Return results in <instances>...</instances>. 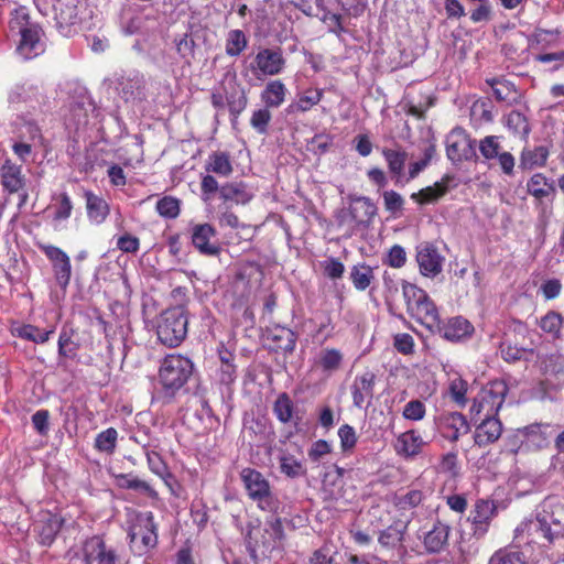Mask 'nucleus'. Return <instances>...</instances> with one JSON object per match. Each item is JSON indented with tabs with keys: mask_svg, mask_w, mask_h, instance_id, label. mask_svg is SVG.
<instances>
[{
	"mask_svg": "<svg viewBox=\"0 0 564 564\" xmlns=\"http://www.w3.org/2000/svg\"><path fill=\"white\" fill-rule=\"evenodd\" d=\"M117 485L123 489H131L150 498H156L158 492L147 481L131 474H122L117 477Z\"/></svg>",
	"mask_w": 564,
	"mask_h": 564,
	"instance_id": "39",
	"label": "nucleus"
},
{
	"mask_svg": "<svg viewBox=\"0 0 564 564\" xmlns=\"http://www.w3.org/2000/svg\"><path fill=\"white\" fill-rule=\"evenodd\" d=\"M156 212L164 218H176L180 214V200L173 196H164L158 200Z\"/></svg>",
	"mask_w": 564,
	"mask_h": 564,
	"instance_id": "56",
	"label": "nucleus"
},
{
	"mask_svg": "<svg viewBox=\"0 0 564 564\" xmlns=\"http://www.w3.org/2000/svg\"><path fill=\"white\" fill-rule=\"evenodd\" d=\"M1 184L9 193H17L24 186V176L20 165L6 160L0 167Z\"/></svg>",
	"mask_w": 564,
	"mask_h": 564,
	"instance_id": "28",
	"label": "nucleus"
},
{
	"mask_svg": "<svg viewBox=\"0 0 564 564\" xmlns=\"http://www.w3.org/2000/svg\"><path fill=\"white\" fill-rule=\"evenodd\" d=\"M338 437L340 447L344 453H350L357 444V435L355 429L349 424H344L338 429Z\"/></svg>",
	"mask_w": 564,
	"mask_h": 564,
	"instance_id": "61",
	"label": "nucleus"
},
{
	"mask_svg": "<svg viewBox=\"0 0 564 564\" xmlns=\"http://www.w3.org/2000/svg\"><path fill=\"white\" fill-rule=\"evenodd\" d=\"M73 329L63 328L58 337V355L74 359L79 349V344L73 340Z\"/></svg>",
	"mask_w": 564,
	"mask_h": 564,
	"instance_id": "46",
	"label": "nucleus"
},
{
	"mask_svg": "<svg viewBox=\"0 0 564 564\" xmlns=\"http://www.w3.org/2000/svg\"><path fill=\"white\" fill-rule=\"evenodd\" d=\"M247 37L241 30H232L228 33L226 53L229 56H238L247 47Z\"/></svg>",
	"mask_w": 564,
	"mask_h": 564,
	"instance_id": "53",
	"label": "nucleus"
},
{
	"mask_svg": "<svg viewBox=\"0 0 564 564\" xmlns=\"http://www.w3.org/2000/svg\"><path fill=\"white\" fill-rule=\"evenodd\" d=\"M63 524V519L57 514L44 512L36 524L40 543L51 545Z\"/></svg>",
	"mask_w": 564,
	"mask_h": 564,
	"instance_id": "26",
	"label": "nucleus"
},
{
	"mask_svg": "<svg viewBox=\"0 0 564 564\" xmlns=\"http://www.w3.org/2000/svg\"><path fill=\"white\" fill-rule=\"evenodd\" d=\"M286 87L281 80L269 82L261 93V101L267 108H279L285 100Z\"/></svg>",
	"mask_w": 564,
	"mask_h": 564,
	"instance_id": "34",
	"label": "nucleus"
},
{
	"mask_svg": "<svg viewBox=\"0 0 564 564\" xmlns=\"http://www.w3.org/2000/svg\"><path fill=\"white\" fill-rule=\"evenodd\" d=\"M453 176L444 175L441 181L435 182L433 185L420 189L411 194V199L420 205L432 204L443 197L449 189V183Z\"/></svg>",
	"mask_w": 564,
	"mask_h": 564,
	"instance_id": "25",
	"label": "nucleus"
},
{
	"mask_svg": "<svg viewBox=\"0 0 564 564\" xmlns=\"http://www.w3.org/2000/svg\"><path fill=\"white\" fill-rule=\"evenodd\" d=\"M552 523L558 525L552 516L538 513L535 518L527 519L517 527L516 536L525 540L527 543H552L558 534L553 531Z\"/></svg>",
	"mask_w": 564,
	"mask_h": 564,
	"instance_id": "7",
	"label": "nucleus"
},
{
	"mask_svg": "<svg viewBox=\"0 0 564 564\" xmlns=\"http://www.w3.org/2000/svg\"><path fill=\"white\" fill-rule=\"evenodd\" d=\"M382 198L387 212L392 215H398L402 212L404 206V198L401 194L393 189H389L382 193Z\"/></svg>",
	"mask_w": 564,
	"mask_h": 564,
	"instance_id": "60",
	"label": "nucleus"
},
{
	"mask_svg": "<svg viewBox=\"0 0 564 564\" xmlns=\"http://www.w3.org/2000/svg\"><path fill=\"white\" fill-rule=\"evenodd\" d=\"M52 8L56 28L63 36H72L95 15V8L88 0H52Z\"/></svg>",
	"mask_w": 564,
	"mask_h": 564,
	"instance_id": "2",
	"label": "nucleus"
},
{
	"mask_svg": "<svg viewBox=\"0 0 564 564\" xmlns=\"http://www.w3.org/2000/svg\"><path fill=\"white\" fill-rule=\"evenodd\" d=\"M253 196L251 188L243 182H227L219 188V198L224 205H246Z\"/></svg>",
	"mask_w": 564,
	"mask_h": 564,
	"instance_id": "22",
	"label": "nucleus"
},
{
	"mask_svg": "<svg viewBox=\"0 0 564 564\" xmlns=\"http://www.w3.org/2000/svg\"><path fill=\"white\" fill-rule=\"evenodd\" d=\"M481 155L488 160H497L501 171L506 175H512L514 169V158L510 152L502 151L499 138L496 135H487L479 143Z\"/></svg>",
	"mask_w": 564,
	"mask_h": 564,
	"instance_id": "14",
	"label": "nucleus"
},
{
	"mask_svg": "<svg viewBox=\"0 0 564 564\" xmlns=\"http://www.w3.org/2000/svg\"><path fill=\"white\" fill-rule=\"evenodd\" d=\"M382 155L388 163L389 171L398 176V182L406 161V153L404 151L384 149Z\"/></svg>",
	"mask_w": 564,
	"mask_h": 564,
	"instance_id": "52",
	"label": "nucleus"
},
{
	"mask_svg": "<svg viewBox=\"0 0 564 564\" xmlns=\"http://www.w3.org/2000/svg\"><path fill=\"white\" fill-rule=\"evenodd\" d=\"M192 360L182 355H167L161 362L159 370L160 383L166 395L174 397L184 387L193 375Z\"/></svg>",
	"mask_w": 564,
	"mask_h": 564,
	"instance_id": "3",
	"label": "nucleus"
},
{
	"mask_svg": "<svg viewBox=\"0 0 564 564\" xmlns=\"http://www.w3.org/2000/svg\"><path fill=\"white\" fill-rule=\"evenodd\" d=\"M349 278L356 290L365 291L375 279L373 269L366 263L356 264L351 268Z\"/></svg>",
	"mask_w": 564,
	"mask_h": 564,
	"instance_id": "42",
	"label": "nucleus"
},
{
	"mask_svg": "<svg viewBox=\"0 0 564 564\" xmlns=\"http://www.w3.org/2000/svg\"><path fill=\"white\" fill-rule=\"evenodd\" d=\"M488 564H528V560L519 550L500 549L491 555Z\"/></svg>",
	"mask_w": 564,
	"mask_h": 564,
	"instance_id": "44",
	"label": "nucleus"
},
{
	"mask_svg": "<svg viewBox=\"0 0 564 564\" xmlns=\"http://www.w3.org/2000/svg\"><path fill=\"white\" fill-rule=\"evenodd\" d=\"M416 261L424 276L434 278L442 272L444 257L434 245L424 242L416 248Z\"/></svg>",
	"mask_w": 564,
	"mask_h": 564,
	"instance_id": "15",
	"label": "nucleus"
},
{
	"mask_svg": "<svg viewBox=\"0 0 564 564\" xmlns=\"http://www.w3.org/2000/svg\"><path fill=\"white\" fill-rule=\"evenodd\" d=\"M271 118L272 116L269 108H260L252 112L250 124L259 134H267Z\"/></svg>",
	"mask_w": 564,
	"mask_h": 564,
	"instance_id": "58",
	"label": "nucleus"
},
{
	"mask_svg": "<svg viewBox=\"0 0 564 564\" xmlns=\"http://www.w3.org/2000/svg\"><path fill=\"white\" fill-rule=\"evenodd\" d=\"M84 196L86 199V209L89 220L95 224H101L109 214V206L107 202L90 191H86Z\"/></svg>",
	"mask_w": 564,
	"mask_h": 564,
	"instance_id": "33",
	"label": "nucleus"
},
{
	"mask_svg": "<svg viewBox=\"0 0 564 564\" xmlns=\"http://www.w3.org/2000/svg\"><path fill=\"white\" fill-rule=\"evenodd\" d=\"M257 68L267 76L279 75L285 67V58L280 48H262L254 58Z\"/></svg>",
	"mask_w": 564,
	"mask_h": 564,
	"instance_id": "20",
	"label": "nucleus"
},
{
	"mask_svg": "<svg viewBox=\"0 0 564 564\" xmlns=\"http://www.w3.org/2000/svg\"><path fill=\"white\" fill-rule=\"evenodd\" d=\"M497 507L492 500H478L471 511V521L475 524H487L496 514Z\"/></svg>",
	"mask_w": 564,
	"mask_h": 564,
	"instance_id": "45",
	"label": "nucleus"
},
{
	"mask_svg": "<svg viewBox=\"0 0 564 564\" xmlns=\"http://www.w3.org/2000/svg\"><path fill=\"white\" fill-rule=\"evenodd\" d=\"M480 423L476 426L474 441L479 447L497 442L502 433V423L497 416H481Z\"/></svg>",
	"mask_w": 564,
	"mask_h": 564,
	"instance_id": "21",
	"label": "nucleus"
},
{
	"mask_svg": "<svg viewBox=\"0 0 564 564\" xmlns=\"http://www.w3.org/2000/svg\"><path fill=\"white\" fill-rule=\"evenodd\" d=\"M82 560L84 564H119L120 556L116 546L94 535L83 543Z\"/></svg>",
	"mask_w": 564,
	"mask_h": 564,
	"instance_id": "9",
	"label": "nucleus"
},
{
	"mask_svg": "<svg viewBox=\"0 0 564 564\" xmlns=\"http://www.w3.org/2000/svg\"><path fill=\"white\" fill-rule=\"evenodd\" d=\"M423 500L421 490H410L395 498V506L401 510H409L417 507Z\"/></svg>",
	"mask_w": 564,
	"mask_h": 564,
	"instance_id": "63",
	"label": "nucleus"
},
{
	"mask_svg": "<svg viewBox=\"0 0 564 564\" xmlns=\"http://www.w3.org/2000/svg\"><path fill=\"white\" fill-rule=\"evenodd\" d=\"M405 525L394 524L380 532L379 543L383 546H395L403 540Z\"/></svg>",
	"mask_w": 564,
	"mask_h": 564,
	"instance_id": "54",
	"label": "nucleus"
},
{
	"mask_svg": "<svg viewBox=\"0 0 564 564\" xmlns=\"http://www.w3.org/2000/svg\"><path fill=\"white\" fill-rule=\"evenodd\" d=\"M294 404L288 393H281L273 404V413L282 423H289L293 416Z\"/></svg>",
	"mask_w": 564,
	"mask_h": 564,
	"instance_id": "48",
	"label": "nucleus"
},
{
	"mask_svg": "<svg viewBox=\"0 0 564 564\" xmlns=\"http://www.w3.org/2000/svg\"><path fill=\"white\" fill-rule=\"evenodd\" d=\"M267 338L274 344V349L292 352L295 348L297 336L292 329L275 325L268 329Z\"/></svg>",
	"mask_w": 564,
	"mask_h": 564,
	"instance_id": "30",
	"label": "nucleus"
},
{
	"mask_svg": "<svg viewBox=\"0 0 564 564\" xmlns=\"http://www.w3.org/2000/svg\"><path fill=\"white\" fill-rule=\"evenodd\" d=\"M9 30L12 36H19L15 52L21 58L32 59L45 52L43 29L30 19L28 8L19 7L11 12Z\"/></svg>",
	"mask_w": 564,
	"mask_h": 564,
	"instance_id": "1",
	"label": "nucleus"
},
{
	"mask_svg": "<svg viewBox=\"0 0 564 564\" xmlns=\"http://www.w3.org/2000/svg\"><path fill=\"white\" fill-rule=\"evenodd\" d=\"M188 318L183 305L163 311L156 319L159 340L167 347H177L187 335Z\"/></svg>",
	"mask_w": 564,
	"mask_h": 564,
	"instance_id": "4",
	"label": "nucleus"
},
{
	"mask_svg": "<svg viewBox=\"0 0 564 564\" xmlns=\"http://www.w3.org/2000/svg\"><path fill=\"white\" fill-rule=\"evenodd\" d=\"M427 443L416 430H410L398 436L395 451L405 458H413L422 452Z\"/></svg>",
	"mask_w": 564,
	"mask_h": 564,
	"instance_id": "24",
	"label": "nucleus"
},
{
	"mask_svg": "<svg viewBox=\"0 0 564 564\" xmlns=\"http://www.w3.org/2000/svg\"><path fill=\"white\" fill-rule=\"evenodd\" d=\"M323 97L322 90L311 89L307 90L304 95L300 96L296 101L290 104L286 108V112L289 115L305 112L310 110L313 106L317 105Z\"/></svg>",
	"mask_w": 564,
	"mask_h": 564,
	"instance_id": "43",
	"label": "nucleus"
},
{
	"mask_svg": "<svg viewBox=\"0 0 564 564\" xmlns=\"http://www.w3.org/2000/svg\"><path fill=\"white\" fill-rule=\"evenodd\" d=\"M350 215L354 220V228L368 229L378 213L377 205L367 196L349 197Z\"/></svg>",
	"mask_w": 564,
	"mask_h": 564,
	"instance_id": "16",
	"label": "nucleus"
},
{
	"mask_svg": "<svg viewBox=\"0 0 564 564\" xmlns=\"http://www.w3.org/2000/svg\"><path fill=\"white\" fill-rule=\"evenodd\" d=\"M130 547L138 555H143L158 545V525L152 512L135 513L128 531Z\"/></svg>",
	"mask_w": 564,
	"mask_h": 564,
	"instance_id": "5",
	"label": "nucleus"
},
{
	"mask_svg": "<svg viewBox=\"0 0 564 564\" xmlns=\"http://www.w3.org/2000/svg\"><path fill=\"white\" fill-rule=\"evenodd\" d=\"M205 170L223 177L229 176L234 170L229 154L221 151L213 152L206 161Z\"/></svg>",
	"mask_w": 564,
	"mask_h": 564,
	"instance_id": "38",
	"label": "nucleus"
},
{
	"mask_svg": "<svg viewBox=\"0 0 564 564\" xmlns=\"http://www.w3.org/2000/svg\"><path fill=\"white\" fill-rule=\"evenodd\" d=\"M240 478L249 498L256 501L261 510H274L275 500L272 496L270 484L260 471L246 467L240 471Z\"/></svg>",
	"mask_w": 564,
	"mask_h": 564,
	"instance_id": "8",
	"label": "nucleus"
},
{
	"mask_svg": "<svg viewBox=\"0 0 564 564\" xmlns=\"http://www.w3.org/2000/svg\"><path fill=\"white\" fill-rule=\"evenodd\" d=\"M118 438V432L113 427H109L99 434L95 438V447L99 452L106 454H112L116 449Z\"/></svg>",
	"mask_w": 564,
	"mask_h": 564,
	"instance_id": "49",
	"label": "nucleus"
},
{
	"mask_svg": "<svg viewBox=\"0 0 564 564\" xmlns=\"http://www.w3.org/2000/svg\"><path fill=\"white\" fill-rule=\"evenodd\" d=\"M511 332L514 337L513 341H516L517 345L522 346L529 352L533 351L540 338V335L535 330L530 329L527 324L517 321L511 325Z\"/></svg>",
	"mask_w": 564,
	"mask_h": 564,
	"instance_id": "35",
	"label": "nucleus"
},
{
	"mask_svg": "<svg viewBox=\"0 0 564 564\" xmlns=\"http://www.w3.org/2000/svg\"><path fill=\"white\" fill-rule=\"evenodd\" d=\"M226 100L229 111L235 119H237L238 116L246 109L248 104V98L243 89H238L230 93Z\"/></svg>",
	"mask_w": 564,
	"mask_h": 564,
	"instance_id": "57",
	"label": "nucleus"
},
{
	"mask_svg": "<svg viewBox=\"0 0 564 564\" xmlns=\"http://www.w3.org/2000/svg\"><path fill=\"white\" fill-rule=\"evenodd\" d=\"M217 220L220 227H229L231 229H238L241 227L238 216L230 210L229 205L223 204V206H220L217 214Z\"/></svg>",
	"mask_w": 564,
	"mask_h": 564,
	"instance_id": "64",
	"label": "nucleus"
},
{
	"mask_svg": "<svg viewBox=\"0 0 564 564\" xmlns=\"http://www.w3.org/2000/svg\"><path fill=\"white\" fill-rule=\"evenodd\" d=\"M436 427L440 434L449 442H456L463 434L469 431L466 417L458 412L441 415L436 420Z\"/></svg>",
	"mask_w": 564,
	"mask_h": 564,
	"instance_id": "17",
	"label": "nucleus"
},
{
	"mask_svg": "<svg viewBox=\"0 0 564 564\" xmlns=\"http://www.w3.org/2000/svg\"><path fill=\"white\" fill-rule=\"evenodd\" d=\"M449 527L437 521L424 536V546L429 553H440L447 545Z\"/></svg>",
	"mask_w": 564,
	"mask_h": 564,
	"instance_id": "29",
	"label": "nucleus"
},
{
	"mask_svg": "<svg viewBox=\"0 0 564 564\" xmlns=\"http://www.w3.org/2000/svg\"><path fill=\"white\" fill-rule=\"evenodd\" d=\"M376 376L371 371H366L354 379L351 384V394L354 405L361 409L366 402L373 397Z\"/></svg>",
	"mask_w": 564,
	"mask_h": 564,
	"instance_id": "23",
	"label": "nucleus"
},
{
	"mask_svg": "<svg viewBox=\"0 0 564 564\" xmlns=\"http://www.w3.org/2000/svg\"><path fill=\"white\" fill-rule=\"evenodd\" d=\"M412 318L432 333L435 332V329H438V319L441 316L435 303L431 297H429L423 304L419 305V308L415 311Z\"/></svg>",
	"mask_w": 564,
	"mask_h": 564,
	"instance_id": "31",
	"label": "nucleus"
},
{
	"mask_svg": "<svg viewBox=\"0 0 564 564\" xmlns=\"http://www.w3.org/2000/svg\"><path fill=\"white\" fill-rule=\"evenodd\" d=\"M500 352L503 360L508 362H516L520 360L523 354L529 352L525 348L517 345L516 341L506 339L500 344Z\"/></svg>",
	"mask_w": 564,
	"mask_h": 564,
	"instance_id": "59",
	"label": "nucleus"
},
{
	"mask_svg": "<svg viewBox=\"0 0 564 564\" xmlns=\"http://www.w3.org/2000/svg\"><path fill=\"white\" fill-rule=\"evenodd\" d=\"M8 99L12 105L25 104L35 109L45 102L43 85L36 80H25L17 84L10 90Z\"/></svg>",
	"mask_w": 564,
	"mask_h": 564,
	"instance_id": "12",
	"label": "nucleus"
},
{
	"mask_svg": "<svg viewBox=\"0 0 564 564\" xmlns=\"http://www.w3.org/2000/svg\"><path fill=\"white\" fill-rule=\"evenodd\" d=\"M145 86L144 75L135 70L120 76L116 82L118 95L127 102L143 100L145 98Z\"/></svg>",
	"mask_w": 564,
	"mask_h": 564,
	"instance_id": "13",
	"label": "nucleus"
},
{
	"mask_svg": "<svg viewBox=\"0 0 564 564\" xmlns=\"http://www.w3.org/2000/svg\"><path fill=\"white\" fill-rule=\"evenodd\" d=\"M18 336L31 340L35 344H44L50 339V336L54 333V329L42 330L33 325H23L18 328Z\"/></svg>",
	"mask_w": 564,
	"mask_h": 564,
	"instance_id": "51",
	"label": "nucleus"
},
{
	"mask_svg": "<svg viewBox=\"0 0 564 564\" xmlns=\"http://www.w3.org/2000/svg\"><path fill=\"white\" fill-rule=\"evenodd\" d=\"M549 156L547 148L543 145L533 149L524 148L521 153L520 166L522 169H532L534 166H542L545 164Z\"/></svg>",
	"mask_w": 564,
	"mask_h": 564,
	"instance_id": "41",
	"label": "nucleus"
},
{
	"mask_svg": "<svg viewBox=\"0 0 564 564\" xmlns=\"http://www.w3.org/2000/svg\"><path fill=\"white\" fill-rule=\"evenodd\" d=\"M446 155L454 164L476 159L475 141L460 127L454 128L446 137Z\"/></svg>",
	"mask_w": 564,
	"mask_h": 564,
	"instance_id": "10",
	"label": "nucleus"
},
{
	"mask_svg": "<svg viewBox=\"0 0 564 564\" xmlns=\"http://www.w3.org/2000/svg\"><path fill=\"white\" fill-rule=\"evenodd\" d=\"M528 192L536 198L549 196L552 187L544 175L534 174L528 182Z\"/></svg>",
	"mask_w": 564,
	"mask_h": 564,
	"instance_id": "55",
	"label": "nucleus"
},
{
	"mask_svg": "<svg viewBox=\"0 0 564 564\" xmlns=\"http://www.w3.org/2000/svg\"><path fill=\"white\" fill-rule=\"evenodd\" d=\"M538 325L553 338H560L564 335V317L558 312L549 311L539 319Z\"/></svg>",
	"mask_w": 564,
	"mask_h": 564,
	"instance_id": "40",
	"label": "nucleus"
},
{
	"mask_svg": "<svg viewBox=\"0 0 564 564\" xmlns=\"http://www.w3.org/2000/svg\"><path fill=\"white\" fill-rule=\"evenodd\" d=\"M508 391V384L502 379L492 380L487 383L474 400L470 408L471 417L497 416L505 403Z\"/></svg>",
	"mask_w": 564,
	"mask_h": 564,
	"instance_id": "6",
	"label": "nucleus"
},
{
	"mask_svg": "<svg viewBox=\"0 0 564 564\" xmlns=\"http://www.w3.org/2000/svg\"><path fill=\"white\" fill-rule=\"evenodd\" d=\"M344 356L340 350L336 348L323 349L316 360V365L327 376L338 371L341 367Z\"/></svg>",
	"mask_w": 564,
	"mask_h": 564,
	"instance_id": "37",
	"label": "nucleus"
},
{
	"mask_svg": "<svg viewBox=\"0 0 564 564\" xmlns=\"http://www.w3.org/2000/svg\"><path fill=\"white\" fill-rule=\"evenodd\" d=\"M505 124L516 135L527 137L530 132L525 116L517 110H512L506 116Z\"/></svg>",
	"mask_w": 564,
	"mask_h": 564,
	"instance_id": "47",
	"label": "nucleus"
},
{
	"mask_svg": "<svg viewBox=\"0 0 564 564\" xmlns=\"http://www.w3.org/2000/svg\"><path fill=\"white\" fill-rule=\"evenodd\" d=\"M284 539L285 534L281 519L276 517H271L270 519H268L264 524L261 542L262 546L267 551L280 549L283 545Z\"/></svg>",
	"mask_w": 564,
	"mask_h": 564,
	"instance_id": "27",
	"label": "nucleus"
},
{
	"mask_svg": "<svg viewBox=\"0 0 564 564\" xmlns=\"http://www.w3.org/2000/svg\"><path fill=\"white\" fill-rule=\"evenodd\" d=\"M486 83L492 88L494 96L498 101L512 104L518 100L519 94L511 82L502 78H490L486 79Z\"/></svg>",
	"mask_w": 564,
	"mask_h": 564,
	"instance_id": "36",
	"label": "nucleus"
},
{
	"mask_svg": "<svg viewBox=\"0 0 564 564\" xmlns=\"http://www.w3.org/2000/svg\"><path fill=\"white\" fill-rule=\"evenodd\" d=\"M471 117L480 122H491L494 120L492 106L489 100H476L471 106Z\"/></svg>",
	"mask_w": 564,
	"mask_h": 564,
	"instance_id": "62",
	"label": "nucleus"
},
{
	"mask_svg": "<svg viewBox=\"0 0 564 564\" xmlns=\"http://www.w3.org/2000/svg\"><path fill=\"white\" fill-rule=\"evenodd\" d=\"M40 250L51 261L57 284L66 290L72 276L70 259L61 248L47 243H39Z\"/></svg>",
	"mask_w": 564,
	"mask_h": 564,
	"instance_id": "11",
	"label": "nucleus"
},
{
	"mask_svg": "<svg viewBox=\"0 0 564 564\" xmlns=\"http://www.w3.org/2000/svg\"><path fill=\"white\" fill-rule=\"evenodd\" d=\"M402 295L406 306V313L412 317L419 305L423 304L430 296L421 288L408 281H402Z\"/></svg>",
	"mask_w": 564,
	"mask_h": 564,
	"instance_id": "32",
	"label": "nucleus"
},
{
	"mask_svg": "<svg viewBox=\"0 0 564 564\" xmlns=\"http://www.w3.org/2000/svg\"><path fill=\"white\" fill-rule=\"evenodd\" d=\"M474 333V326L462 316L449 318L446 323L438 319V329L432 334H438L441 337L448 341H460L468 338Z\"/></svg>",
	"mask_w": 564,
	"mask_h": 564,
	"instance_id": "18",
	"label": "nucleus"
},
{
	"mask_svg": "<svg viewBox=\"0 0 564 564\" xmlns=\"http://www.w3.org/2000/svg\"><path fill=\"white\" fill-rule=\"evenodd\" d=\"M216 236V229L210 224H196L192 227V243L205 256H217L220 248L210 239Z\"/></svg>",
	"mask_w": 564,
	"mask_h": 564,
	"instance_id": "19",
	"label": "nucleus"
},
{
	"mask_svg": "<svg viewBox=\"0 0 564 564\" xmlns=\"http://www.w3.org/2000/svg\"><path fill=\"white\" fill-rule=\"evenodd\" d=\"M280 469L282 474L290 478H297L304 476L306 473L302 462L289 454H283L280 457Z\"/></svg>",
	"mask_w": 564,
	"mask_h": 564,
	"instance_id": "50",
	"label": "nucleus"
}]
</instances>
